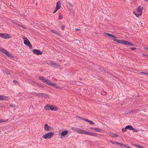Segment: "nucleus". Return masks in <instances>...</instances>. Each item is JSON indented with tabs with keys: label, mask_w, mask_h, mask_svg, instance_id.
<instances>
[{
	"label": "nucleus",
	"mask_w": 148,
	"mask_h": 148,
	"mask_svg": "<svg viewBox=\"0 0 148 148\" xmlns=\"http://www.w3.org/2000/svg\"><path fill=\"white\" fill-rule=\"evenodd\" d=\"M143 9V7H141L140 6H138L137 11L138 12L140 13V14H142V10Z\"/></svg>",
	"instance_id": "nucleus-13"
},
{
	"label": "nucleus",
	"mask_w": 148,
	"mask_h": 148,
	"mask_svg": "<svg viewBox=\"0 0 148 148\" xmlns=\"http://www.w3.org/2000/svg\"><path fill=\"white\" fill-rule=\"evenodd\" d=\"M7 97L4 96L2 95V100H6Z\"/></svg>",
	"instance_id": "nucleus-38"
},
{
	"label": "nucleus",
	"mask_w": 148,
	"mask_h": 148,
	"mask_svg": "<svg viewBox=\"0 0 148 148\" xmlns=\"http://www.w3.org/2000/svg\"><path fill=\"white\" fill-rule=\"evenodd\" d=\"M59 18L60 19H62L63 18V16L62 15H60L59 16Z\"/></svg>",
	"instance_id": "nucleus-50"
},
{
	"label": "nucleus",
	"mask_w": 148,
	"mask_h": 148,
	"mask_svg": "<svg viewBox=\"0 0 148 148\" xmlns=\"http://www.w3.org/2000/svg\"><path fill=\"white\" fill-rule=\"evenodd\" d=\"M38 86H40V87H42V88H44V86H42V85L41 84H40V83H39Z\"/></svg>",
	"instance_id": "nucleus-49"
},
{
	"label": "nucleus",
	"mask_w": 148,
	"mask_h": 148,
	"mask_svg": "<svg viewBox=\"0 0 148 148\" xmlns=\"http://www.w3.org/2000/svg\"><path fill=\"white\" fill-rule=\"evenodd\" d=\"M99 69L101 70L102 71H103L104 70L102 68H99Z\"/></svg>",
	"instance_id": "nucleus-53"
},
{
	"label": "nucleus",
	"mask_w": 148,
	"mask_h": 148,
	"mask_svg": "<svg viewBox=\"0 0 148 148\" xmlns=\"http://www.w3.org/2000/svg\"><path fill=\"white\" fill-rule=\"evenodd\" d=\"M107 94V93L105 91H102L101 92V94L103 95H106Z\"/></svg>",
	"instance_id": "nucleus-35"
},
{
	"label": "nucleus",
	"mask_w": 148,
	"mask_h": 148,
	"mask_svg": "<svg viewBox=\"0 0 148 148\" xmlns=\"http://www.w3.org/2000/svg\"><path fill=\"white\" fill-rule=\"evenodd\" d=\"M43 93H38L36 94V95H40L41 96H43Z\"/></svg>",
	"instance_id": "nucleus-40"
},
{
	"label": "nucleus",
	"mask_w": 148,
	"mask_h": 148,
	"mask_svg": "<svg viewBox=\"0 0 148 148\" xmlns=\"http://www.w3.org/2000/svg\"><path fill=\"white\" fill-rule=\"evenodd\" d=\"M84 134L88 135L90 136L97 137V134L96 133H94L88 131H85Z\"/></svg>",
	"instance_id": "nucleus-8"
},
{
	"label": "nucleus",
	"mask_w": 148,
	"mask_h": 148,
	"mask_svg": "<svg viewBox=\"0 0 148 148\" xmlns=\"http://www.w3.org/2000/svg\"><path fill=\"white\" fill-rule=\"evenodd\" d=\"M127 129L130 130H132L133 129V127L131 125H128L126 126Z\"/></svg>",
	"instance_id": "nucleus-20"
},
{
	"label": "nucleus",
	"mask_w": 148,
	"mask_h": 148,
	"mask_svg": "<svg viewBox=\"0 0 148 148\" xmlns=\"http://www.w3.org/2000/svg\"><path fill=\"white\" fill-rule=\"evenodd\" d=\"M13 23H14V24H16V25H18V26H20V27H22L24 29H26V27L25 26H23V25H20V24H18V23H16L14 22H13Z\"/></svg>",
	"instance_id": "nucleus-25"
},
{
	"label": "nucleus",
	"mask_w": 148,
	"mask_h": 148,
	"mask_svg": "<svg viewBox=\"0 0 148 148\" xmlns=\"http://www.w3.org/2000/svg\"><path fill=\"white\" fill-rule=\"evenodd\" d=\"M13 82L15 84H16V83H17V81H16V80H14L13 81Z\"/></svg>",
	"instance_id": "nucleus-52"
},
{
	"label": "nucleus",
	"mask_w": 148,
	"mask_h": 148,
	"mask_svg": "<svg viewBox=\"0 0 148 148\" xmlns=\"http://www.w3.org/2000/svg\"><path fill=\"white\" fill-rule=\"evenodd\" d=\"M51 31L54 34H57L58 36H60L61 35L60 33L58 32L55 30H51Z\"/></svg>",
	"instance_id": "nucleus-18"
},
{
	"label": "nucleus",
	"mask_w": 148,
	"mask_h": 148,
	"mask_svg": "<svg viewBox=\"0 0 148 148\" xmlns=\"http://www.w3.org/2000/svg\"><path fill=\"white\" fill-rule=\"evenodd\" d=\"M85 121L89 123L90 125H94L95 124V123L92 121L89 120L88 119H86V120H85Z\"/></svg>",
	"instance_id": "nucleus-19"
},
{
	"label": "nucleus",
	"mask_w": 148,
	"mask_h": 148,
	"mask_svg": "<svg viewBox=\"0 0 148 148\" xmlns=\"http://www.w3.org/2000/svg\"><path fill=\"white\" fill-rule=\"evenodd\" d=\"M127 130V129L126 126L125 128H122V131L123 133H124Z\"/></svg>",
	"instance_id": "nucleus-31"
},
{
	"label": "nucleus",
	"mask_w": 148,
	"mask_h": 148,
	"mask_svg": "<svg viewBox=\"0 0 148 148\" xmlns=\"http://www.w3.org/2000/svg\"><path fill=\"white\" fill-rule=\"evenodd\" d=\"M73 128V129H73V130H74V131H75V128Z\"/></svg>",
	"instance_id": "nucleus-59"
},
{
	"label": "nucleus",
	"mask_w": 148,
	"mask_h": 148,
	"mask_svg": "<svg viewBox=\"0 0 148 148\" xmlns=\"http://www.w3.org/2000/svg\"><path fill=\"white\" fill-rule=\"evenodd\" d=\"M68 133V131L67 130H64L61 133V135L62 136H66Z\"/></svg>",
	"instance_id": "nucleus-17"
},
{
	"label": "nucleus",
	"mask_w": 148,
	"mask_h": 148,
	"mask_svg": "<svg viewBox=\"0 0 148 148\" xmlns=\"http://www.w3.org/2000/svg\"><path fill=\"white\" fill-rule=\"evenodd\" d=\"M132 130L133 131V132H138L139 131V130H136L133 128V129Z\"/></svg>",
	"instance_id": "nucleus-46"
},
{
	"label": "nucleus",
	"mask_w": 148,
	"mask_h": 148,
	"mask_svg": "<svg viewBox=\"0 0 148 148\" xmlns=\"http://www.w3.org/2000/svg\"><path fill=\"white\" fill-rule=\"evenodd\" d=\"M23 39L24 43L25 45L27 46H32L29 40L27 37L23 36Z\"/></svg>",
	"instance_id": "nucleus-4"
},
{
	"label": "nucleus",
	"mask_w": 148,
	"mask_h": 148,
	"mask_svg": "<svg viewBox=\"0 0 148 148\" xmlns=\"http://www.w3.org/2000/svg\"><path fill=\"white\" fill-rule=\"evenodd\" d=\"M55 66L59 67H60L61 66L58 63H56V65Z\"/></svg>",
	"instance_id": "nucleus-51"
},
{
	"label": "nucleus",
	"mask_w": 148,
	"mask_h": 148,
	"mask_svg": "<svg viewBox=\"0 0 148 148\" xmlns=\"http://www.w3.org/2000/svg\"><path fill=\"white\" fill-rule=\"evenodd\" d=\"M33 52L36 55H40L42 53L41 51L38 49H34L33 50Z\"/></svg>",
	"instance_id": "nucleus-9"
},
{
	"label": "nucleus",
	"mask_w": 148,
	"mask_h": 148,
	"mask_svg": "<svg viewBox=\"0 0 148 148\" xmlns=\"http://www.w3.org/2000/svg\"><path fill=\"white\" fill-rule=\"evenodd\" d=\"M34 26L36 28H37L38 27H39V25L38 23H36L35 25Z\"/></svg>",
	"instance_id": "nucleus-36"
},
{
	"label": "nucleus",
	"mask_w": 148,
	"mask_h": 148,
	"mask_svg": "<svg viewBox=\"0 0 148 148\" xmlns=\"http://www.w3.org/2000/svg\"><path fill=\"white\" fill-rule=\"evenodd\" d=\"M75 30L76 32H78L79 33H80L81 32V30L80 29L78 28H75Z\"/></svg>",
	"instance_id": "nucleus-33"
},
{
	"label": "nucleus",
	"mask_w": 148,
	"mask_h": 148,
	"mask_svg": "<svg viewBox=\"0 0 148 148\" xmlns=\"http://www.w3.org/2000/svg\"><path fill=\"white\" fill-rule=\"evenodd\" d=\"M2 95H0V100H2Z\"/></svg>",
	"instance_id": "nucleus-56"
},
{
	"label": "nucleus",
	"mask_w": 148,
	"mask_h": 148,
	"mask_svg": "<svg viewBox=\"0 0 148 148\" xmlns=\"http://www.w3.org/2000/svg\"><path fill=\"white\" fill-rule=\"evenodd\" d=\"M120 146H121L123 147H127V145H125L123 143H121V144L120 145Z\"/></svg>",
	"instance_id": "nucleus-44"
},
{
	"label": "nucleus",
	"mask_w": 148,
	"mask_h": 148,
	"mask_svg": "<svg viewBox=\"0 0 148 148\" xmlns=\"http://www.w3.org/2000/svg\"><path fill=\"white\" fill-rule=\"evenodd\" d=\"M61 2L60 1H58L56 3V8L60 9L61 7Z\"/></svg>",
	"instance_id": "nucleus-14"
},
{
	"label": "nucleus",
	"mask_w": 148,
	"mask_h": 148,
	"mask_svg": "<svg viewBox=\"0 0 148 148\" xmlns=\"http://www.w3.org/2000/svg\"><path fill=\"white\" fill-rule=\"evenodd\" d=\"M130 49L133 50H135V49L138 50V49L135 47H131L130 48Z\"/></svg>",
	"instance_id": "nucleus-42"
},
{
	"label": "nucleus",
	"mask_w": 148,
	"mask_h": 148,
	"mask_svg": "<svg viewBox=\"0 0 148 148\" xmlns=\"http://www.w3.org/2000/svg\"><path fill=\"white\" fill-rule=\"evenodd\" d=\"M5 54L11 59H13L14 58V56H13L9 53L7 51L5 53Z\"/></svg>",
	"instance_id": "nucleus-11"
},
{
	"label": "nucleus",
	"mask_w": 148,
	"mask_h": 148,
	"mask_svg": "<svg viewBox=\"0 0 148 148\" xmlns=\"http://www.w3.org/2000/svg\"><path fill=\"white\" fill-rule=\"evenodd\" d=\"M0 37L5 39L10 38L11 37L10 35L5 33H0Z\"/></svg>",
	"instance_id": "nucleus-5"
},
{
	"label": "nucleus",
	"mask_w": 148,
	"mask_h": 148,
	"mask_svg": "<svg viewBox=\"0 0 148 148\" xmlns=\"http://www.w3.org/2000/svg\"><path fill=\"white\" fill-rule=\"evenodd\" d=\"M38 78L40 81L42 82H43V81H44V80L45 79V78L43 77L40 76Z\"/></svg>",
	"instance_id": "nucleus-28"
},
{
	"label": "nucleus",
	"mask_w": 148,
	"mask_h": 148,
	"mask_svg": "<svg viewBox=\"0 0 148 148\" xmlns=\"http://www.w3.org/2000/svg\"><path fill=\"white\" fill-rule=\"evenodd\" d=\"M72 84L73 85H75L76 84V83L75 82H73Z\"/></svg>",
	"instance_id": "nucleus-54"
},
{
	"label": "nucleus",
	"mask_w": 148,
	"mask_h": 148,
	"mask_svg": "<svg viewBox=\"0 0 148 148\" xmlns=\"http://www.w3.org/2000/svg\"><path fill=\"white\" fill-rule=\"evenodd\" d=\"M34 83L35 85L38 86L39 83L38 82H34Z\"/></svg>",
	"instance_id": "nucleus-55"
},
{
	"label": "nucleus",
	"mask_w": 148,
	"mask_h": 148,
	"mask_svg": "<svg viewBox=\"0 0 148 148\" xmlns=\"http://www.w3.org/2000/svg\"><path fill=\"white\" fill-rule=\"evenodd\" d=\"M127 148H130V147H129V146H127Z\"/></svg>",
	"instance_id": "nucleus-64"
},
{
	"label": "nucleus",
	"mask_w": 148,
	"mask_h": 148,
	"mask_svg": "<svg viewBox=\"0 0 148 148\" xmlns=\"http://www.w3.org/2000/svg\"><path fill=\"white\" fill-rule=\"evenodd\" d=\"M68 4L71 7H73V5L69 2H68Z\"/></svg>",
	"instance_id": "nucleus-47"
},
{
	"label": "nucleus",
	"mask_w": 148,
	"mask_h": 148,
	"mask_svg": "<svg viewBox=\"0 0 148 148\" xmlns=\"http://www.w3.org/2000/svg\"><path fill=\"white\" fill-rule=\"evenodd\" d=\"M80 129V128H76L75 130V131L79 133V131Z\"/></svg>",
	"instance_id": "nucleus-37"
},
{
	"label": "nucleus",
	"mask_w": 148,
	"mask_h": 148,
	"mask_svg": "<svg viewBox=\"0 0 148 148\" xmlns=\"http://www.w3.org/2000/svg\"><path fill=\"white\" fill-rule=\"evenodd\" d=\"M44 130L50 132L52 131L51 129H52V127L48 125L47 124H45L44 126Z\"/></svg>",
	"instance_id": "nucleus-7"
},
{
	"label": "nucleus",
	"mask_w": 148,
	"mask_h": 148,
	"mask_svg": "<svg viewBox=\"0 0 148 148\" xmlns=\"http://www.w3.org/2000/svg\"><path fill=\"white\" fill-rule=\"evenodd\" d=\"M6 51L3 48L0 47V52L5 54Z\"/></svg>",
	"instance_id": "nucleus-22"
},
{
	"label": "nucleus",
	"mask_w": 148,
	"mask_h": 148,
	"mask_svg": "<svg viewBox=\"0 0 148 148\" xmlns=\"http://www.w3.org/2000/svg\"><path fill=\"white\" fill-rule=\"evenodd\" d=\"M111 136L113 137H117L119 136L117 134H114L113 133H111Z\"/></svg>",
	"instance_id": "nucleus-21"
},
{
	"label": "nucleus",
	"mask_w": 148,
	"mask_h": 148,
	"mask_svg": "<svg viewBox=\"0 0 148 148\" xmlns=\"http://www.w3.org/2000/svg\"><path fill=\"white\" fill-rule=\"evenodd\" d=\"M116 37L115 36V38L113 39V40L117 42L118 43L123 44L125 45H127L128 46H137V45L134 43L129 42L128 41H127L123 40L117 39L116 38Z\"/></svg>",
	"instance_id": "nucleus-1"
},
{
	"label": "nucleus",
	"mask_w": 148,
	"mask_h": 148,
	"mask_svg": "<svg viewBox=\"0 0 148 148\" xmlns=\"http://www.w3.org/2000/svg\"><path fill=\"white\" fill-rule=\"evenodd\" d=\"M59 9L56 8H55V10L53 12V14H54Z\"/></svg>",
	"instance_id": "nucleus-45"
},
{
	"label": "nucleus",
	"mask_w": 148,
	"mask_h": 148,
	"mask_svg": "<svg viewBox=\"0 0 148 148\" xmlns=\"http://www.w3.org/2000/svg\"><path fill=\"white\" fill-rule=\"evenodd\" d=\"M134 146L137 147H138V148H144V147H143V146L139 145H138V144H136Z\"/></svg>",
	"instance_id": "nucleus-29"
},
{
	"label": "nucleus",
	"mask_w": 148,
	"mask_h": 148,
	"mask_svg": "<svg viewBox=\"0 0 148 148\" xmlns=\"http://www.w3.org/2000/svg\"><path fill=\"white\" fill-rule=\"evenodd\" d=\"M46 98H49V96L47 94H45V93H43V96Z\"/></svg>",
	"instance_id": "nucleus-32"
},
{
	"label": "nucleus",
	"mask_w": 148,
	"mask_h": 148,
	"mask_svg": "<svg viewBox=\"0 0 148 148\" xmlns=\"http://www.w3.org/2000/svg\"><path fill=\"white\" fill-rule=\"evenodd\" d=\"M145 49H147L148 50V47H145Z\"/></svg>",
	"instance_id": "nucleus-57"
},
{
	"label": "nucleus",
	"mask_w": 148,
	"mask_h": 148,
	"mask_svg": "<svg viewBox=\"0 0 148 148\" xmlns=\"http://www.w3.org/2000/svg\"><path fill=\"white\" fill-rule=\"evenodd\" d=\"M50 85L58 89H61L62 88L58 86V85L56 84L53 83L51 82V83H50Z\"/></svg>",
	"instance_id": "nucleus-10"
},
{
	"label": "nucleus",
	"mask_w": 148,
	"mask_h": 148,
	"mask_svg": "<svg viewBox=\"0 0 148 148\" xmlns=\"http://www.w3.org/2000/svg\"><path fill=\"white\" fill-rule=\"evenodd\" d=\"M110 142L112 144H116V145H120L121 144V143H119V142H114L112 141H111Z\"/></svg>",
	"instance_id": "nucleus-24"
},
{
	"label": "nucleus",
	"mask_w": 148,
	"mask_h": 148,
	"mask_svg": "<svg viewBox=\"0 0 148 148\" xmlns=\"http://www.w3.org/2000/svg\"><path fill=\"white\" fill-rule=\"evenodd\" d=\"M54 134V133L52 132L47 133L42 136V138L44 139L50 138Z\"/></svg>",
	"instance_id": "nucleus-3"
},
{
	"label": "nucleus",
	"mask_w": 148,
	"mask_h": 148,
	"mask_svg": "<svg viewBox=\"0 0 148 148\" xmlns=\"http://www.w3.org/2000/svg\"><path fill=\"white\" fill-rule=\"evenodd\" d=\"M29 47L30 49H32V47Z\"/></svg>",
	"instance_id": "nucleus-61"
},
{
	"label": "nucleus",
	"mask_w": 148,
	"mask_h": 148,
	"mask_svg": "<svg viewBox=\"0 0 148 148\" xmlns=\"http://www.w3.org/2000/svg\"><path fill=\"white\" fill-rule=\"evenodd\" d=\"M51 64H52V65H54V66H55V65H56V63L55 62H51Z\"/></svg>",
	"instance_id": "nucleus-43"
},
{
	"label": "nucleus",
	"mask_w": 148,
	"mask_h": 148,
	"mask_svg": "<svg viewBox=\"0 0 148 148\" xmlns=\"http://www.w3.org/2000/svg\"><path fill=\"white\" fill-rule=\"evenodd\" d=\"M139 111V109H132L131 110L129 111L128 112V113H136L137 112Z\"/></svg>",
	"instance_id": "nucleus-16"
},
{
	"label": "nucleus",
	"mask_w": 148,
	"mask_h": 148,
	"mask_svg": "<svg viewBox=\"0 0 148 148\" xmlns=\"http://www.w3.org/2000/svg\"><path fill=\"white\" fill-rule=\"evenodd\" d=\"M146 72H141V73H143V74H145V73H146Z\"/></svg>",
	"instance_id": "nucleus-58"
},
{
	"label": "nucleus",
	"mask_w": 148,
	"mask_h": 148,
	"mask_svg": "<svg viewBox=\"0 0 148 148\" xmlns=\"http://www.w3.org/2000/svg\"><path fill=\"white\" fill-rule=\"evenodd\" d=\"M65 27V25H62L61 26V27L62 29V30H64V29Z\"/></svg>",
	"instance_id": "nucleus-39"
},
{
	"label": "nucleus",
	"mask_w": 148,
	"mask_h": 148,
	"mask_svg": "<svg viewBox=\"0 0 148 148\" xmlns=\"http://www.w3.org/2000/svg\"><path fill=\"white\" fill-rule=\"evenodd\" d=\"M145 74L147 75H148V73L146 72V73H145Z\"/></svg>",
	"instance_id": "nucleus-60"
},
{
	"label": "nucleus",
	"mask_w": 148,
	"mask_h": 148,
	"mask_svg": "<svg viewBox=\"0 0 148 148\" xmlns=\"http://www.w3.org/2000/svg\"><path fill=\"white\" fill-rule=\"evenodd\" d=\"M103 36L105 37H107L110 38H112V40L113 39L115 38V36L114 35L106 32H105L103 33Z\"/></svg>",
	"instance_id": "nucleus-6"
},
{
	"label": "nucleus",
	"mask_w": 148,
	"mask_h": 148,
	"mask_svg": "<svg viewBox=\"0 0 148 148\" xmlns=\"http://www.w3.org/2000/svg\"><path fill=\"white\" fill-rule=\"evenodd\" d=\"M144 1H148V0H144Z\"/></svg>",
	"instance_id": "nucleus-63"
},
{
	"label": "nucleus",
	"mask_w": 148,
	"mask_h": 148,
	"mask_svg": "<svg viewBox=\"0 0 148 148\" xmlns=\"http://www.w3.org/2000/svg\"><path fill=\"white\" fill-rule=\"evenodd\" d=\"M142 55L143 56L145 57H148V55L145 54H142Z\"/></svg>",
	"instance_id": "nucleus-48"
},
{
	"label": "nucleus",
	"mask_w": 148,
	"mask_h": 148,
	"mask_svg": "<svg viewBox=\"0 0 148 148\" xmlns=\"http://www.w3.org/2000/svg\"><path fill=\"white\" fill-rule=\"evenodd\" d=\"M45 110H51L53 111H56L58 110V108L55 106H53L50 104H47L44 107Z\"/></svg>",
	"instance_id": "nucleus-2"
},
{
	"label": "nucleus",
	"mask_w": 148,
	"mask_h": 148,
	"mask_svg": "<svg viewBox=\"0 0 148 148\" xmlns=\"http://www.w3.org/2000/svg\"><path fill=\"white\" fill-rule=\"evenodd\" d=\"M85 132V131H84V130H82L81 129H80V130H79V133H81L83 134H84Z\"/></svg>",
	"instance_id": "nucleus-30"
},
{
	"label": "nucleus",
	"mask_w": 148,
	"mask_h": 148,
	"mask_svg": "<svg viewBox=\"0 0 148 148\" xmlns=\"http://www.w3.org/2000/svg\"><path fill=\"white\" fill-rule=\"evenodd\" d=\"M76 116L78 118L82 120H84L85 121V120H86V119H84L82 116Z\"/></svg>",
	"instance_id": "nucleus-34"
},
{
	"label": "nucleus",
	"mask_w": 148,
	"mask_h": 148,
	"mask_svg": "<svg viewBox=\"0 0 148 148\" xmlns=\"http://www.w3.org/2000/svg\"><path fill=\"white\" fill-rule=\"evenodd\" d=\"M8 121V119L7 120H4V119H0V123L6 122Z\"/></svg>",
	"instance_id": "nucleus-26"
},
{
	"label": "nucleus",
	"mask_w": 148,
	"mask_h": 148,
	"mask_svg": "<svg viewBox=\"0 0 148 148\" xmlns=\"http://www.w3.org/2000/svg\"><path fill=\"white\" fill-rule=\"evenodd\" d=\"M9 106L10 107L14 108V107H15V105L14 104H10Z\"/></svg>",
	"instance_id": "nucleus-41"
},
{
	"label": "nucleus",
	"mask_w": 148,
	"mask_h": 148,
	"mask_svg": "<svg viewBox=\"0 0 148 148\" xmlns=\"http://www.w3.org/2000/svg\"><path fill=\"white\" fill-rule=\"evenodd\" d=\"M76 43L77 44H78L80 43V41L79 40H76L73 41L72 43L75 44Z\"/></svg>",
	"instance_id": "nucleus-27"
},
{
	"label": "nucleus",
	"mask_w": 148,
	"mask_h": 148,
	"mask_svg": "<svg viewBox=\"0 0 148 148\" xmlns=\"http://www.w3.org/2000/svg\"><path fill=\"white\" fill-rule=\"evenodd\" d=\"M90 129L91 130H93L94 131L98 132H101L102 130L100 129L97 128H94L93 127H91Z\"/></svg>",
	"instance_id": "nucleus-12"
},
{
	"label": "nucleus",
	"mask_w": 148,
	"mask_h": 148,
	"mask_svg": "<svg viewBox=\"0 0 148 148\" xmlns=\"http://www.w3.org/2000/svg\"><path fill=\"white\" fill-rule=\"evenodd\" d=\"M133 13L137 17H138L142 15V14H137L135 11H133Z\"/></svg>",
	"instance_id": "nucleus-23"
},
{
	"label": "nucleus",
	"mask_w": 148,
	"mask_h": 148,
	"mask_svg": "<svg viewBox=\"0 0 148 148\" xmlns=\"http://www.w3.org/2000/svg\"><path fill=\"white\" fill-rule=\"evenodd\" d=\"M135 51H139V49H138V50L137 49H135Z\"/></svg>",
	"instance_id": "nucleus-62"
},
{
	"label": "nucleus",
	"mask_w": 148,
	"mask_h": 148,
	"mask_svg": "<svg viewBox=\"0 0 148 148\" xmlns=\"http://www.w3.org/2000/svg\"><path fill=\"white\" fill-rule=\"evenodd\" d=\"M44 83L45 84H46L49 85H50V83H51V82L50 80H49V79H45L44 80V81H43Z\"/></svg>",
	"instance_id": "nucleus-15"
}]
</instances>
